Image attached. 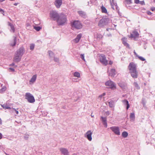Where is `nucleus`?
Here are the masks:
<instances>
[{
  "instance_id": "09e8293b",
  "label": "nucleus",
  "mask_w": 155,
  "mask_h": 155,
  "mask_svg": "<svg viewBox=\"0 0 155 155\" xmlns=\"http://www.w3.org/2000/svg\"><path fill=\"white\" fill-rule=\"evenodd\" d=\"M103 124H104V125L105 127H107V121L105 122H103Z\"/></svg>"
},
{
  "instance_id": "9d476101",
  "label": "nucleus",
  "mask_w": 155,
  "mask_h": 155,
  "mask_svg": "<svg viewBox=\"0 0 155 155\" xmlns=\"http://www.w3.org/2000/svg\"><path fill=\"white\" fill-rule=\"evenodd\" d=\"M92 132L91 130H88L84 134V137L86 138L89 141H91L92 140Z\"/></svg>"
},
{
  "instance_id": "6e6552de",
  "label": "nucleus",
  "mask_w": 155,
  "mask_h": 155,
  "mask_svg": "<svg viewBox=\"0 0 155 155\" xmlns=\"http://www.w3.org/2000/svg\"><path fill=\"white\" fill-rule=\"evenodd\" d=\"M110 129L117 135H120V128L117 126H113L110 128Z\"/></svg>"
},
{
  "instance_id": "052dcab7",
  "label": "nucleus",
  "mask_w": 155,
  "mask_h": 155,
  "mask_svg": "<svg viewBox=\"0 0 155 155\" xmlns=\"http://www.w3.org/2000/svg\"><path fill=\"white\" fill-rule=\"evenodd\" d=\"M2 124V120L0 118V125H1Z\"/></svg>"
},
{
  "instance_id": "2eb2a0df",
  "label": "nucleus",
  "mask_w": 155,
  "mask_h": 155,
  "mask_svg": "<svg viewBox=\"0 0 155 155\" xmlns=\"http://www.w3.org/2000/svg\"><path fill=\"white\" fill-rule=\"evenodd\" d=\"M37 75L36 74L33 75L29 80V83L30 84H33L37 78Z\"/></svg>"
},
{
  "instance_id": "473e14b6",
  "label": "nucleus",
  "mask_w": 155,
  "mask_h": 155,
  "mask_svg": "<svg viewBox=\"0 0 155 155\" xmlns=\"http://www.w3.org/2000/svg\"><path fill=\"white\" fill-rule=\"evenodd\" d=\"M122 101H123V103H124L125 104H126V106H127L126 107H130L129 104L128 103V102L127 100H123Z\"/></svg>"
},
{
  "instance_id": "4468645a",
  "label": "nucleus",
  "mask_w": 155,
  "mask_h": 155,
  "mask_svg": "<svg viewBox=\"0 0 155 155\" xmlns=\"http://www.w3.org/2000/svg\"><path fill=\"white\" fill-rule=\"evenodd\" d=\"M62 4V0H55L54 2V4L56 7L59 8Z\"/></svg>"
},
{
  "instance_id": "6e6d98bb",
  "label": "nucleus",
  "mask_w": 155,
  "mask_h": 155,
  "mask_svg": "<svg viewBox=\"0 0 155 155\" xmlns=\"http://www.w3.org/2000/svg\"><path fill=\"white\" fill-rule=\"evenodd\" d=\"M3 108L5 109H10V107H3Z\"/></svg>"
},
{
  "instance_id": "8fccbe9b",
  "label": "nucleus",
  "mask_w": 155,
  "mask_h": 155,
  "mask_svg": "<svg viewBox=\"0 0 155 155\" xmlns=\"http://www.w3.org/2000/svg\"><path fill=\"white\" fill-rule=\"evenodd\" d=\"M13 111L15 112L17 114H18V111L17 110L15 109H14V108H13Z\"/></svg>"
},
{
  "instance_id": "f257e3e1",
  "label": "nucleus",
  "mask_w": 155,
  "mask_h": 155,
  "mask_svg": "<svg viewBox=\"0 0 155 155\" xmlns=\"http://www.w3.org/2000/svg\"><path fill=\"white\" fill-rule=\"evenodd\" d=\"M25 52V49L23 46H21L16 52L14 58V61L18 62L20 61L21 57Z\"/></svg>"
},
{
  "instance_id": "b1692460",
  "label": "nucleus",
  "mask_w": 155,
  "mask_h": 155,
  "mask_svg": "<svg viewBox=\"0 0 155 155\" xmlns=\"http://www.w3.org/2000/svg\"><path fill=\"white\" fill-rule=\"evenodd\" d=\"M138 35L139 34L137 31H134L131 34V36L133 38H135L138 37Z\"/></svg>"
},
{
  "instance_id": "cd10ccee",
  "label": "nucleus",
  "mask_w": 155,
  "mask_h": 155,
  "mask_svg": "<svg viewBox=\"0 0 155 155\" xmlns=\"http://www.w3.org/2000/svg\"><path fill=\"white\" fill-rule=\"evenodd\" d=\"M128 136V134L126 131L123 132L122 134V136L124 138H126Z\"/></svg>"
},
{
  "instance_id": "393cba45",
  "label": "nucleus",
  "mask_w": 155,
  "mask_h": 155,
  "mask_svg": "<svg viewBox=\"0 0 155 155\" xmlns=\"http://www.w3.org/2000/svg\"><path fill=\"white\" fill-rule=\"evenodd\" d=\"M8 25L9 26H10L11 27V30L10 31L11 32H14L15 31V29L14 28V26L13 25V24H11L10 22L8 23Z\"/></svg>"
},
{
  "instance_id": "1a4fd4ad",
  "label": "nucleus",
  "mask_w": 155,
  "mask_h": 155,
  "mask_svg": "<svg viewBox=\"0 0 155 155\" xmlns=\"http://www.w3.org/2000/svg\"><path fill=\"white\" fill-rule=\"evenodd\" d=\"M99 57L100 61L102 64L104 65H107L108 63L105 56L104 54H101Z\"/></svg>"
},
{
  "instance_id": "58836bf2",
  "label": "nucleus",
  "mask_w": 155,
  "mask_h": 155,
  "mask_svg": "<svg viewBox=\"0 0 155 155\" xmlns=\"http://www.w3.org/2000/svg\"><path fill=\"white\" fill-rule=\"evenodd\" d=\"M101 118L103 123L107 121V119L106 117H101Z\"/></svg>"
},
{
  "instance_id": "49530a36",
  "label": "nucleus",
  "mask_w": 155,
  "mask_h": 155,
  "mask_svg": "<svg viewBox=\"0 0 155 155\" xmlns=\"http://www.w3.org/2000/svg\"><path fill=\"white\" fill-rule=\"evenodd\" d=\"M139 3L141 5H145V3L144 1H140Z\"/></svg>"
},
{
  "instance_id": "5fc2aeb1",
  "label": "nucleus",
  "mask_w": 155,
  "mask_h": 155,
  "mask_svg": "<svg viewBox=\"0 0 155 155\" xmlns=\"http://www.w3.org/2000/svg\"><path fill=\"white\" fill-rule=\"evenodd\" d=\"M134 55L136 56V57H137L138 56V55L135 52V51L134 50Z\"/></svg>"
},
{
  "instance_id": "a878e982",
  "label": "nucleus",
  "mask_w": 155,
  "mask_h": 155,
  "mask_svg": "<svg viewBox=\"0 0 155 155\" xmlns=\"http://www.w3.org/2000/svg\"><path fill=\"white\" fill-rule=\"evenodd\" d=\"M48 53L51 59L53 58L54 57V54L51 51H48Z\"/></svg>"
},
{
  "instance_id": "bf43d9fd",
  "label": "nucleus",
  "mask_w": 155,
  "mask_h": 155,
  "mask_svg": "<svg viewBox=\"0 0 155 155\" xmlns=\"http://www.w3.org/2000/svg\"><path fill=\"white\" fill-rule=\"evenodd\" d=\"M151 10L152 11L155 10V8H151Z\"/></svg>"
},
{
  "instance_id": "39448f33",
  "label": "nucleus",
  "mask_w": 155,
  "mask_h": 155,
  "mask_svg": "<svg viewBox=\"0 0 155 155\" xmlns=\"http://www.w3.org/2000/svg\"><path fill=\"white\" fill-rule=\"evenodd\" d=\"M110 21L108 18H102L98 23V25L100 27H103L108 23Z\"/></svg>"
},
{
  "instance_id": "c9c22d12",
  "label": "nucleus",
  "mask_w": 155,
  "mask_h": 155,
  "mask_svg": "<svg viewBox=\"0 0 155 155\" xmlns=\"http://www.w3.org/2000/svg\"><path fill=\"white\" fill-rule=\"evenodd\" d=\"M41 28L39 26H34L33 28H34L37 31H39L41 29Z\"/></svg>"
},
{
  "instance_id": "423d86ee",
  "label": "nucleus",
  "mask_w": 155,
  "mask_h": 155,
  "mask_svg": "<svg viewBox=\"0 0 155 155\" xmlns=\"http://www.w3.org/2000/svg\"><path fill=\"white\" fill-rule=\"evenodd\" d=\"M105 84L106 86H109V87L112 90L116 89V84L111 80H109L107 81Z\"/></svg>"
},
{
  "instance_id": "f3484780",
  "label": "nucleus",
  "mask_w": 155,
  "mask_h": 155,
  "mask_svg": "<svg viewBox=\"0 0 155 155\" xmlns=\"http://www.w3.org/2000/svg\"><path fill=\"white\" fill-rule=\"evenodd\" d=\"M60 150L61 153L64 155H69V152L67 149L65 148H61Z\"/></svg>"
},
{
  "instance_id": "37998d69",
  "label": "nucleus",
  "mask_w": 155,
  "mask_h": 155,
  "mask_svg": "<svg viewBox=\"0 0 155 155\" xmlns=\"http://www.w3.org/2000/svg\"><path fill=\"white\" fill-rule=\"evenodd\" d=\"M142 103L143 104V105L144 106L145 104V103H146V101H145V99L144 98H143L142 99Z\"/></svg>"
},
{
  "instance_id": "4d7b16f0",
  "label": "nucleus",
  "mask_w": 155,
  "mask_h": 155,
  "mask_svg": "<svg viewBox=\"0 0 155 155\" xmlns=\"http://www.w3.org/2000/svg\"><path fill=\"white\" fill-rule=\"evenodd\" d=\"M109 64L110 65H111L113 64V62L111 61H110L109 62Z\"/></svg>"
},
{
  "instance_id": "13d9d810",
  "label": "nucleus",
  "mask_w": 155,
  "mask_h": 155,
  "mask_svg": "<svg viewBox=\"0 0 155 155\" xmlns=\"http://www.w3.org/2000/svg\"><path fill=\"white\" fill-rule=\"evenodd\" d=\"M106 115H108L110 113L109 111H107L106 112Z\"/></svg>"
},
{
  "instance_id": "e433bc0d",
  "label": "nucleus",
  "mask_w": 155,
  "mask_h": 155,
  "mask_svg": "<svg viewBox=\"0 0 155 155\" xmlns=\"http://www.w3.org/2000/svg\"><path fill=\"white\" fill-rule=\"evenodd\" d=\"M134 84L135 87H136V89H139L140 88L138 84H137V82H134Z\"/></svg>"
},
{
  "instance_id": "f8f14e48",
  "label": "nucleus",
  "mask_w": 155,
  "mask_h": 155,
  "mask_svg": "<svg viewBox=\"0 0 155 155\" xmlns=\"http://www.w3.org/2000/svg\"><path fill=\"white\" fill-rule=\"evenodd\" d=\"M106 95V93H104L100 95L97 99V100L98 101H105L104 96Z\"/></svg>"
},
{
  "instance_id": "a19ab883",
  "label": "nucleus",
  "mask_w": 155,
  "mask_h": 155,
  "mask_svg": "<svg viewBox=\"0 0 155 155\" xmlns=\"http://www.w3.org/2000/svg\"><path fill=\"white\" fill-rule=\"evenodd\" d=\"M96 37L97 38L100 39L102 38V35L101 34H97Z\"/></svg>"
},
{
  "instance_id": "aec40b11",
  "label": "nucleus",
  "mask_w": 155,
  "mask_h": 155,
  "mask_svg": "<svg viewBox=\"0 0 155 155\" xmlns=\"http://www.w3.org/2000/svg\"><path fill=\"white\" fill-rule=\"evenodd\" d=\"M122 40L123 44L127 48L129 47V45L127 43V38H122Z\"/></svg>"
},
{
  "instance_id": "774afa93",
  "label": "nucleus",
  "mask_w": 155,
  "mask_h": 155,
  "mask_svg": "<svg viewBox=\"0 0 155 155\" xmlns=\"http://www.w3.org/2000/svg\"><path fill=\"white\" fill-rule=\"evenodd\" d=\"M129 107H127V110Z\"/></svg>"
},
{
  "instance_id": "ea45409f",
  "label": "nucleus",
  "mask_w": 155,
  "mask_h": 155,
  "mask_svg": "<svg viewBox=\"0 0 155 155\" xmlns=\"http://www.w3.org/2000/svg\"><path fill=\"white\" fill-rule=\"evenodd\" d=\"M137 57L139 58V59L140 60L142 61H144L145 60V59L144 58H143L141 56H140L139 55H138V56H137Z\"/></svg>"
},
{
  "instance_id": "7ed1b4c3",
  "label": "nucleus",
  "mask_w": 155,
  "mask_h": 155,
  "mask_svg": "<svg viewBox=\"0 0 155 155\" xmlns=\"http://www.w3.org/2000/svg\"><path fill=\"white\" fill-rule=\"evenodd\" d=\"M25 98L30 103H33L35 101L34 97L30 93L28 92L25 93Z\"/></svg>"
},
{
  "instance_id": "c03bdc74",
  "label": "nucleus",
  "mask_w": 155,
  "mask_h": 155,
  "mask_svg": "<svg viewBox=\"0 0 155 155\" xmlns=\"http://www.w3.org/2000/svg\"><path fill=\"white\" fill-rule=\"evenodd\" d=\"M2 107H9V106H11V105H9L7 103L6 104H5L4 105H1Z\"/></svg>"
},
{
  "instance_id": "338daca9",
  "label": "nucleus",
  "mask_w": 155,
  "mask_h": 155,
  "mask_svg": "<svg viewBox=\"0 0 155 155\" xmlns=\"http://www.w3.org/2000/svg\"><path fill=\"white\" fill-rule=\"evenodd\" d=\"M2 32V31L0 30V33H1Z\"/></svg>"
},
{
  "instance_id": "72a5a7b5",
  "label": "nucleus",
  "mask_w": 155,
  "mask_h": 155,
  "mask_svg": "<svg viewBox=\"0 0 155 155\" xmlns=\"http://www.w3.org/2000/svg\"><path fill=\"white\" fill-rule=\"evenodd\" d=\"M6 89V87L5 86L3 87L0 90V93H2L4 92Z\"/></svg>"
},
{
  "instance_id": "603ef678",
  "label": "nucleus",
  "mask_w": 155,
  "mask_h": 155,
  "mask_svg": "<svg viewBox=\"0 0 155 155\" xmlns=\"http://www.w3.org/2000/svg\"><path fill=\"white\" fill-rule=\"evenodd\" d=\"M0 12H2V13L3 14V15H4V11L2 9H1V8H0Z\"/></svg>"
},
{
  "instance_id": "2f4dec72",
  "label": "nucleus",
  "mask_w": 155,
  "mask_h": 155,
  "mask_svg": "<svg viewBox=\"0 0 155 155\" xmlns=\"http://www.w3.org/2000/svg\"><path fill=\"white\" fill-rule=\"evenodd\" d=\"M101 9L102 12L105 13L107 12V10L105 7L103 6L101 7Z\"/></svg>"
},
{
  "instance_id": "de8ad7c7",
  "label": "nucleus",
  "mask_w": 155,
  "mask_h": 155,
  "mask_svg": "<svg viewBox=\"0 0 155 155\" xmlns=\"http://www.w3.org/2000/svg\"><path fill=\"white\" fill-rule=\"evenodd\" d=\"M134 3L137 4L139 3V2H140V1L139 0H134Z\"/></svg>"
},
{
  "instance_id": "bb28decb",
  "label": "nucleus",
  "mask_w": 155,
  "mask_h": 155,
  "mask_svg": "<svg viewBox=\"0 0 155 155\" xmlns=\"http://www.w3.org/2000/svg\"><path fill=\"white\" fill-rule=\"evenodd\" d=\"M78 13L81 17L84 18L86 16L85 13L82 11H79L78 12Z\"/></svg>"
},
{
  "instance_id": "412c9836",
  "label": "nucleus",
  "mask_w": 155,
  "mask_h": 155,
  "mask_svg": "<svg viewBox=\"0 0 155 155\" xmlns=\"http://www.w3.org/2000/svg\"><path fill=\"white\" fill-rule=\"evenodd\" d=\"M114 0H112V2L110 0V4L111 5L112 8L113 9H114L115 8H117V4L114 2Z\"/></svg>"
},
{
  "instance_id": "4be33fe9",
  "label": "nucleus",
  "mask_w": 155,
  "mask_h": 155,
  "mask_svg": "<svg viewBox=\"0 0 155 155\" xmlns=\"http://www.w3.org/2000/svg\"><path fill=\"white\" fill-rule=\"evenodd\" d=\"M115 74V70L114 69H112L109 73V75L111 77H114Z\"/></svg>"
},
{
  "instance_id": "680f3d73",
  "label": "nucleus",
  "mask_w": 155,
  "mask_h": 155,
  "mask_svg": "<svg viewBox=\"0 0 155 155\" xmlns=\"http://www.w3.org/2000/svg\"><path fill=\"white\" fill-rule=\"evenodd\" d=\"M2 137V135L0 133V139H1Z\"/></svg>"
},
{
  "instance_id": "a211bd4d",
  "label": "nucleus",
  "mask_w": 155,
  "mask_h": 155,
  "mask_svg": "<svg viewBox=\"0 0 155 155\" xmlns=\"http://www.w3.org/2000/svg\"><path fill=\"white\" fill-rule=\"evenodd\" d=\"M26 28L29 30H32L33 29V25L31 23H27L26 25Z\"/></svg>"
},
{
  "instance_id": "ddd939ff",
  "label": "nucleus",
  "mask_w": 155,
  "mask_h": 155,
  "mask_svg": "<svg viewBox=\"0 0 155 155\" xmlns=\"http://www.w3.org/2000/svg\"><path fill=\"white\" fill-rule=\"evenodd\" d=\"M13 38V40L10 43V45L12 47L15 46V45L18 43V41L19 40L17 39L16 37L15 36H14Z\"/></svg>"
},
{
  "instance_id": "7c9ffc66",
  "label": "nucleus",
  "mask_w": 155,
  "mask_h": 155,
  "mask_svg": "<svg viewBox=\"0 0 155 155\" xmlns=\"http://www.w3.org/2000/svg\"><path fill=\"white\" fill-rule=\"evenodd\" d=\"M74 77L77 78H80V73L78 72H75L74 73Z\"/></svg>"
},
{
  "instance_id": "6ab92c4d",
  "label": "nucleus",
  "mask_w": 155,
  "mask_h": 155,
  "mask_svg": "<svg viewBox=\"0 0 155 155\" xmlns=\"http://www.w3.org/2000/svg\"><path fill=\"white\" fill-rule=\"evenodd\" d=\"M81 37L82 34H78L77 35L76 38L74 40V41L76 43H78Z\"/></svg>"
},
{
  "instance_id": "e2e57ef3",
  "label": "nucleus",
  "mask_w": 155,
  "mask_h": 155,
  "mask_svg": "<svg viewBox=\"0 0 155 155\" xmlns=\"http://www.w3.org/2000/svg\"><path fill=\"white\" fill-rule=\"evenodd\" d=\"M18 3H15L14 5H15V6H16L18 5Z\"/></svg>"
},
{
  "instance_id": "69168bd1",
  "label": "nucleus",
  "mask_w": 155,
  "mask_h": 155,
  "mask_svg": "<svg viewBox=\"0 0 155 155\" xmlns=\"http://www.w3.org/2000/svg\"><path fill=\"white\" fill-rule=\"evenodd\" d=\"M5 1V0H0V2H2Z\"/></svg>"
},
{
  "instance_id": "9b49d317",
  "label": "nucleus",
  "mask_w": 155,
  "mask_h": 155,
  "mask_svg": "<svg viewBox=\"0 0 155 155\" xmlns=\"http://www.w3.org/2000/svg\"><path fill=\"white\" fill-rule=\"evenodd\" d=\"M136 65L133 62L130 63L128 68L130 71L136 70Z\"/></svg>"
},
{
  "instance_id": "f704fd0d",
  "label": "nucleus",
  "mask_w": 155,
  "mask_h": 155,
  "mask_svg": "<svg viewBox=\"0 0 155 155\" xmlns=\"http://www.w3.org/2000/svg\"><path fill=\"white\" fill-rule=\"evenodd\" d=\"M35 46V45L34 44H31L30 45V49L31 51H33L34 48Z\"/></svg>"
},
{
  "instance_id": "0eeeda50",
  "label": "nucleus",
  "mask_w": 155,
  "mask_h": 155,
  "mask_svg": "<svg viewBox=\"0 0 155 155\" xmlns=\"http://www.w3.org/2000/svg\"><path fill=\"white\" fill-rule=\"evenodd\" d=\"M50 16L51 18L53 19L54 20H57L59 17L57 12L55 11H52L50 12Z\"/></svg>"
},
{
  "instance_id": "c85d7f7f",
  "label": "nucleus",
  "mask_w": 155,
  "mask_h": 155,
  "mask_svg": "<svg viewBox=\"0 0 155 155\" xmlns=\"http://www.w3.org/2000/svg\"><path fill=\"white\" fill-rule=\"evenodd\" d=\"M107 103L108 104V105L109 107H112L114 104V102L112 100L110 101Z\"/></svg>"
},
{
  "instance_id": "c756f323",
  "label": "nucleus",
  "mask_w": 155,
  "mask_h": 155,
  "mask_svg": "<svg viewBox=\"0 0 155 155\" xmlns=\"http://www.w3.org/2000/svg\"><path fill=\"white\" fill-rule=\"evenodd\" d=\"M118 85L122 89H125L126 87L125 85L123 83H118Z\"/></svg>"
},
{
  "instance_id": "4c0bfd02",
  "label": "nucleus",
  "mask_w": 155,
  "mask_h": 155,
  "mask_svg": "<svg viewBox=\"0 0 155 155\" xmlns=\"http://www.w3.org/2000/svg\"><path fill=\"white\" fill-rule=\"evenodd\" d=\"M125 2L126 5H127V4L129 5L132 3L131 0H125Z\"/></svg>"
},
{
  "instance_id": "0e129e2a",
  "label": "nucleus",
  "mask_w": 155,
  "mask_h": 155,
  "mask_svg": "<svg viewBox=\"0 0 155 155\" xmlns=\"http://www.w3.org/2000/svg\"><path fill=\"white\" fill-rule=\"evenodd\" d=\"M15 65V64L14 63H12V64L10 65V66H13Z\"/></svg>"
},
{
  "instance_id": "a18cd8bd",
  "label": "nucleus",
  "mask_w": 155,
  "mask_h": 155,
  "mask_svg": "<svg viewBox=\"0 0 155 155\" xmlns=\"http://www.w3.org/2000/svg\"><path fill=\"white\" fill-rule=\"evenodd\" d=\"M54 60L55 62H58L59 61V59L58 58L54 57Z\"/></svg>"
},
{
  "instance_id": "3c124183",
  "label": "nucleus",
  "mask_w": 155,
  "mask_h": 155,
  "mask_svg": "<svg viewBox=\"0 0 155 155\" xmlns=\"http://www.w3.org/2000/svg\"><path fill=\"white\" fill-rule=\"evenodd\" d=\"M147 14H148V15H150L152 14V13L151 12H150V11H147Z\"/></svg>"
},
{
  "instance_id": "5701e85b",
  "label": "nucleus",
  "mask_w": 155,
  "mask_h": 155,
  "mask_svg": "<svg viewBox=\"0 0 155 155\" xmlns=\"http://www.w3.org/2000/svg\"><path fill=\"white\" fill-rule=\"evenodd\" d=\"M130 120L131 121H134L135 120V116L134 113L133 112L130 114Z\"/></svg>"
},
{
  "instance_id": "f03ea898",
  "label": "nucleus",
  "mask_w": 155,
  "mask_h": 155,
  "mask_svg": "<svg viewBox=\"0 0 155 155\" xmlns=\"http://www.w3.org/2000/svg\"><path fill=\"white\" fill-rule=\"evenodd\" d=\"M59 25H63L66 21L67 18L66 16L64 14H61L56 20Z\"/></svg>"
},
{
  "instance_id": "dca6fc26",
  "label": "nucleus",
  "mask_w": 155,
  "mask_h": 155,
  "mask_svg": "<svg viewBox=\"0 0 155 155\" xmlns=\"http://www.w3.org/2000/svg\"><path fill=\"white\" fill-rule=\"evenodd\" d=\"M131 76L134 78H137L138 76V74L136 70L130 71Z\"/></svg>"
},
{
  "instance_id": "864d4df0",
  "label": "nucleus",
  "mask_w": 155,
  "mask_h": 155,
  "mask_svg": "<svg viewBox=\"0 0 155 155\" xmlns=\"http://www.w3.org/2000/svg\"><path fill=\"white\" fill-rule=\"evenodd\" d=\"M9 70H11L12 71H15V69L13 68H9Z\"/></svg>"
},
{
  "instance_id": "20e7f679",
  "label": "nucleus",
  "mask_w": 155,
  "mask_h": 155,
  "mask_svg": "<svg viewBox=\"0 0 155 155\" xmlns=\"http://www.w3.org/2000/svg\"><path fill=\"white\" fill-rule=\"evenodd\" d=\"M71 25L72 28L77 29L82 28V25L80 21H75L71 23Z\"/></svg>"
},
{
  "instance_id": "79ce46f5",
  "label": "nucleus",
  "mask_w": 155,
  "mask_h": 155,
  "mask_svg": "<svg viewBox=\"0 0 155 155\" xmlns=\"http://www.w3.org/2000/svg\"><path fill=\"white\" fill-rule=\"evenodd\" d=\"M81 58V59L83 60L84 61H85V59H84V54H81L80 55Z\"/></svg>"
}]
</instances>
